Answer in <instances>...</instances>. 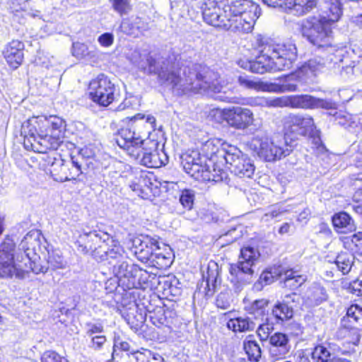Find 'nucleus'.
<instances>
[{
	"label": "nucleus",
	"instance_id": "obj_1",
	"mask_svg": "<svg viewBox=\"0 0 362 362\" xmlns=\"http://www.w3.org/2000/svg\"><path fill=\"white\" fill-rule=\"evenodd\" d=\"M66 126L61 117L40 115L29 117L21 129L24 148L42 154V167L60 182L76 180L82 174L78 158L71 156L64 144Z\"/></svg>",
	"mask_w": 362,
	"mask_h": 362
},
{
	"label": "nucleus",
	"instance_id": "obj_2",
	"mask_svg": "<svg viewBox=\"0 0 362 362\" xmlns=\"http://www.w3.org/2000/svg\"><path fill=\"white\" fill-rule=\"evenodd\" d=\"M124 126L115 134L117 146L134 160L140 158L141 165L149 168H159L168 163L164 151H157L160 141L152 132L156 126L153 115L136 113L122 120Z\"/></svg>",
	"mask_w": 362,
	"mask_h": 362
},
{
	"label": "nucleus",
	"instance_id": "obj_3",
	"mask_svg": "<svg viewBox=\"0 0 362 362\" xmlns=\"http://www.w3.org/2000/svg\"><path fill=\"white\" fill-rule=\"evenodd\" d=\"M261 14L250 0H205L203 19L207 24L237 35L251 32Z\"/></svg>",
	"mask_w": 362,
	"mask_h": 362
},
{
	"label": "nucleus",
	"instance_id": "obj_4",
	"mask_svg": "<svg viewBox=\"0 0 362 362\" xmlns=\"http://www.w3.org/2000/svg\"><path fill=\"white\" fill-rule=\"evenodd\" d=\"M225 141L220 138H210L197 149H188L181 156L185 172L199 182L216 181L214 173L224 168Z\"/></svg>",
	"mask_w": 362,
	"mask_h": 362
},
{
	"label": "nucleus",
	"instance_id": "obj_5",
	"mask_svg": "<svg viewBox=\"0 0 362 362\" xmlns=\"http://www.w3.org/2000/svg\"><path fill=\"white\" fill-rule=\"evenodd\" d=\"M184 78L175 71H163L159 78L177 88L180 95L199 93H220L228 85L221 75L204 63L187 66L183 71Z\"/></svg>",
	"mask_w": 362,
	"mask_h": 362
},
{
	"label": "nucleus",
	"instance_id": "obj_6",
	"mask_svg": "<svg viewBox=\"0 0 362 362\" xmlns=\"http://www.w3.org/2000/svg\"><path fill=\"white\" fill-rule=\"evenodd\" d=\"M343 15L340 0H328L325 15H312L303 19L298 27L299 33L313 47L327 50L334 47V29Z\"/></svg>",
	"mask_w": 362,
	"mask_h": 362
},
{
	"label": "nucleus",
	"instance_id": "obj_7",
	"mask_svg": "<svg viewBox=\"0 0 362 362\" xmlns=\"http://www.w3.org/2000/svg\"><path fill=\"white\" fill-rule=\"evenodd\" d=\"M42 235L40 230H30L21 243L22 250L25 253L17 255L15 261L16 243L11 239L4 240L0 245V278H11L15 275L17 278L23 279L26 274L38 271L32 267L30 252H35L40 247Z\"/></svg>",
	"mask_w": 362,
	"mask_h": 362
},
{
	"label": "nucleus",
	"instance_id": "obj_8",
	"mask_svg": "<svg viewBox=\"0 0 362 362\" xmlns=\"http://www.w3.org/2000/svg\"><path fill=\"white\" fill-rule=\"evenodd\" d=\"M254 49L258 55L252 62L250 68L252 72L264 74L267 71H280L292 68L297 54L294 45L277 43L272 39L257 35Z\"/></svg>",
	"mask_w": 362,
	"mask_h": 362
},
{
	"label": "nucleus",
	"instance_id": "obj_9",
	"mask_svg": "<svg viewBox=\"0 0 362 362\" xmlns=\"http://www.w3.org/2000/svg\"><path fill=\"white\" fill-rule=\"evenodd\" d=\"M283 133L286 140L294 147L298 136H308L317 144L321 141V131L317 128L313 116L308 114L290 113L284 120Z\"/></svg>",
	"mask_w": 362,
	"mask_h": 362
},
{
	"label": "nucleus",
	"instance_id": "obj_10",
	"mask_svg": "<svg viewBox=\"0 0 362 362\" xmlns=\"http://www.w3.org/2000/svg\"><path fill=\"white\" fill-rule=\"evenodd\" d=\"M124 290L139 288L141 290H153L157 280L156 274L148 272L139 264H129L122 262L114 268Z\"/></svg>",
	"mask_w": 362,
	"mask_h": 362
},
{
	"label": "nucleus",
	"instance_id": "obj_11",
	"mask_svg": "<svg viewBox=\"0 0 362 362\" xmlns=\"http://www.w3.org/2000/svg\"><path fill=\"white\" fill-rule=\"evenodd\" d=\"M87 95L98 106L107 107L117 100L116 86L107 76L100 74L89 81Z\"/></svg>",
	"mask_w": 362,
	"mask_h": 362
},
{
	"label": "nucleus",
	"instance_id": "obj_12",
	"mask_svg": "<svg viewBox=\"0 0 362 362\" xmlns=\"http://www.w3.org/2000/svg\"><path fill=\"white\" fill-rule=\"evenodd\" d=\"M295 147L288 143L284 134H278L270 138L261 139L257 155L267 162H274L288 156Z\"/></svg>",
	"mask_w": 362,
	"mask_h": 362
},
{
	"label": "nucleus",
	"instance_id": "obj_13",
	"mask_svg": "<svg viewBox=\"0 0 362 362\" xmlns=\"http://www.w3.org/2000/svg\"><path fill=\"white\" fill-rule=\"evenodd\" d=\"M131 189L139 197L153 200L160 193V182L154 173L141 170L129 185Z\"/></svg>",
	"mask_w": 362,
	"mask_h": 362
},
{
	"label": "nucleus",
	"instance_id": "obj_14",
	"mask_svg": "<svg viewBox=\"0 0 362 362\" xmlns=\"http://www.w3.org/2000/svg\"><path fill=\"white\" fill-rule=\"evenodd\" d=\"M220 117L227 125L236 130H245L254 124L253 112L240 106L223 108L220 112Z\"/></svg>",
	"mask_w": 362,
	"mask_h": 362
},
{
	"label": "nucleus",
	"instance_id": "obj_15",
	"mask_svg": "<svg viewBox=\"0 0 362 362\" xmlns=\"http://www.w3.org/2000/svg\"><path fill=\"white\" fill-rule=\"evenodd\" d=\"M259 255L258 250L253 247L249 245L242 247L238 262L230 266V274L237 280L239 279L240 274H253L252 267L258 260Z\"/></svg>",
	"mask_w": 362,
	"mask_h": 362
},
{
	"label": "nucleus",
	"instance_id": "obj_16",
	"mask_svg": "<svg viewBox=\"0 0 362 362\" xmlns=\"http://www.w3.org/2000/svg\"><path fill=\"white\" fill-rule=\"evenodd\" d=\"M315 97L308 94L290 95L276 98L273 105L279 107L311 110L318 105Z\"/></svg>",
	"mask_w": 362,
	"mask_h": 362
},
{
	"label": "nucleus",
	"instance_id": "obj_17",
	"mask_svg": "<svg viewBox=\"0 0 362 362\" xmlns=\"http://www.w3.org/2000/svg\"><path fill=\"white\" fill-rule=\"evenodd\" d=\"M337 336L346 351H354L361 341V329L356 325L340 323Z\"/></svg>",
	"mask_w": 362,
	"mask_h": 362
},
{
	"label": "nucleus",
	"instance_id": "obj_18",
	"mask_svg": "<svg viewBox=\"0 0 362 362\" xmlns=\"http://www.w3.org/2000/svg\"><path fill=\"white\" fill-rule=\"evenodd\" d=\"M24 49L23 42L16 39L11 40L4 45L1 54L11 69H16L23 64Z\"/></svg>",
	"mask_w": 362,
	"mask_h": 362
},
{
	"label": "nucleus",
	"instance_id": "obj_19",
	"mask_svg": "<svg viewBox=\"0 0 362 362\" xmlns=\"http://www.w3.org/2000/svg\"><path fill=\"white\" fill-rule=\"evenodd\" d=\"M100 238L95 232L83 233L80 234L74 244L77 250L82 254L90 253L92 255H97L100 253L98 250L101 247L99 244Z\"/></svg>",
	"mask_w": 362,
	"mask_h": 362
},
{
	"label": "nucleus",
	"instance_id": "obj_20",
	"mask_svg": "<svg viewBox=\"0 0 362 362\" xmlns=\"http://www.w3.org/2000/svg\"><path fill=\"white\" fill-rule=\"evenodd\" d=\"M87 327L86 334L90 341L88 346L95 351L103 349L107 344L106 336L103 334V326L101 324H88Z\"/></svg>",
	"mask_w": 362,
	"mask_h": 362
},
{
	"label": "nucleus",
	"instance_id": "obj_21",
	"mask_svg": "<svg viewBox=\"0 0 362 362\" xmlns=\"http://www.w3.org/2000/svg\"><path fill=\"white\" fill-rule=\"evenodd\" d=\"M332 223L337 233H348L356 230V225L352 217L346 211L335 213L332 216Z\"/></svg>",
	"mask_w": 362,
	"mask_h": 362
},
{
	"label": "nucleus",
	"instance_id": "obj_22",
	"mask_svg": "<svg viewBox=\"0 0 362 362\" xmlns=\"http://www.w3.org/2000/svg\"><path fill=\"white\" fill-rule=\"evenodd\" d=\"M270 344L272 346L271 352L272 356L276 359L284 358L288 352V338L286 334L280 332H275L269 339Z\"/></svg>",
	"mask_w": 362,
	"mask_h": 362
},
{
	"label": "nucleus",
	"instance_id": "obj_23",
	"mask_svg": "<svg viewBox=\"0 0 362 362\" xmlns=\"http://www.w3.org/2000/svg\"><path fill=\"white\" fill-rule=\"evenodd\" d=\"M317 0H288L285 11H293L297 16L306 15L317 8Z\"/></svg>",
	"mask_w": 362,
	"mask_h": 362
},
{
	"label": "nucleus",
	"instance_id": "obj_24",
	"mask_svg": "<svg viewBox=\"0 0 362 362\" xmlns=\"http://www.w3.org/2000/svg\"><path fill=\"white\" fill-rule=\"evenodd\" d=\"M284 276V286L291 291L299 288L307 280L305 275L293 269L285 270Z\"/></svg>",
	"mask_w": 362,
	"mask_h": 362
},
{
	"label": "nucleus",
	"instance_id": "obj_25",
	"mask_svg": "<svg viewBox=\"0 0 362 362\" xmlns=\"http://www.w3.org/2000/svg\"><path fill=\"white\" fill-rule=\"evenodd\" d=\"M145 23L138 16L123 18L120 23L121 31L127 35H135L143 30Z\"/></svg>",
	"mask_w": 362,
	"mask_h": 362
},
{
	"label": "nucleus",
	"instance_id": "obj_26",
	"mask_svg": "<svg viewBox=\"0 0 362 362\" xmlns=\"http://www.w3.org/2000/svg\"><path fill=\"white\" fill-rule=\"evenodd\" d=\"M325 68V62L321 57L309 59L300 67L298 69L303 77L308 76H317Z\"/></svg>",
	"mask_w": 362,
	"mask_h": 362
},
{
	"label": "nucleus",
	"instance_id": "obj_27",
	"mask_svg": "<svg viewBox=\"0 0 362 362\" xmlns=\"http://www.w3.org/2000/svg\"><path fill=\"white\" fill-rule=\"evenodd\" d=\"M229 170L235 175L243 177H250L255 171V166L246 155L238 160Z\"/></svg>",
	"mask_w": 362,
	"mask_h": 362
},
{
	"label": "nucleus",
	"instance_id": "obj_28",
	"mask_svg": "<svg viewBox=\"0 0 362 362\" xmlns=\"http://www.w3.org/2000/svg\"><path fill=\"white\" fill-rule=\"evenodd\" d=\"M343 247L354 255L362 256V232L340 238Z\"/></svg>",
	"mask_w": 362,
	"mask_h": 362
},
{
	"label": "nucleus",
	"instance_id": "obj_29",
	"mask_svg": "<svg viewBox=\"0 0 362 362\" xmlns=\"http://www.w3.org/2000/svg\"><path fill=\"white\" fill-rule=\"evenodd\" d=\"M227 327L233 332H246L254 330L255 324L249 317H237L228 321Z\"/></svg>",
	"mask_w": 362,
	"mask_h": 362
},
{
	"label": "nucleus",
	"instance_id": "obj_30",
	"mask_svg": "<svg viewBox=\"0 0 362 362\" xmlns=\"http://www.w3.org/2000/svg\"><path fill=\"white\" fill-rule=\"evenodd\" d=\"M304 77L297 69L295 72L287 76L284 81L279 85L277 91L279 92H294L298 89L299 83H301Z\"/></svg>",
	"mask_w": 362,
	"mask_h": 362
},
{
	"label": "nucleus",
	"instance_id": "obj_31",
	"mask_svg": "<svg viewBox=\"0 0 362 362\" xmlns=\"http://www.w3.org/2000/svg\"><path fill=\"white\" fill-rule=\"evenodd\" d=\"M269 300L265 298L257 299L248 306L247 311L255 318L267 319Z\"/></svg>",
	"mask_w": 362,
	"mask_h": 362
},
{
	"label": "nucleus",
	"instance_id": "obj_32",
	"mask_svg": "<svg viewBox=\"0 0 362 362\" xmlns=\"http://www.w3.org/2000/svg\"><path fill=\"white\" fill-rule=\"evenodd\" d=\"M272 313L276 322H285L293 316V310L283 301H277L272 309Z\"/></svg>",
	"mask_w": 362,
	"mask_h": 362
},
{
	"label": "nucleus",
	"instance_id": "obj_33",
	"mask_svg": "<svg viewBox=\"0 0 362 362\" xmlns=\"http://www.w3.org/2000/svg\"><path fill=\"white\" fill-rule=\"evenodd\" d=\"M252 336H248L243 342V348L247 355V360L243 362H258L261 358V349L255 340L250 339Z\"/></svg>",
	"mask_w": 362,
	"mask_h": 362
},
{
	"label": "nucleus",
	"instance_id": "obj_34",
	"mask_svg": "<svg viewBox=\"0 0 362 362\" xmlns=\"http://www.w3.org/2000/svg\"><path fill=\"white\" fill-rule=\"evenodd\" d=\"M362 320V307L357 304H351L347 309L344 316L340 320V323L358 326Z\"/></svg>",
	"mask_w": 362,
	"mask_h": 362
},
{
	"label": "nucleus",
	"instance_id": "obj_35",
	"mask_svg": "<svg viewBox=\"0 0 362 362\" xmlns=\"http://www.w3.org/2000/svg\"><path fill=\"white\" fill-rule=\"evenodd\" d=\"M327 115L328 117H332L334 122L344 128L351 127L354 124L353 115L346 110H338L334 112H327Z\"/></svg>",
	"mask_w": 362,
	"mask_h": 362
},
{
	"label": "nucleus",
	"instance_id": "obj_36",
	"mask_svg": "<svg viewBox=\"0 0 362 362\" xmlns=\"http://www.w3.org/2000/svg\"><path fill=\"white\" fill-rule=\"evenodd\" d=\"M353 256L354 254L347 252H341L337 256L334 262L343 274H347L351 271L354 263Z\"/></svg>",
	"mask_w": 362,
	"mask_h": 362
},
{
	"label": "nucleus",
	"instance_id": "obj_37",
	"mask_svg": "<svg viewBox=\"0 0 362 362\" xmlns=\"http://www.w3.org/2000/svg\"><path fill=\"white\" fill-rule=\"evenodd\" d=\"M225 151L224 168L227 167L228 169L229 167H232L237 161L238 162L239 159L246 156L238 148L230 144L228 145V148L225 149Z\"/></svg>",
	"mask_w": 362,
	"mask_h": 362
},
{
	"label": "nucleus",
	"instance_id": "obj_38",
	"mask_svg": "<svg viewBox=\"0 0 362 362\" xmlns=\"http://www.w3.org/2000/svg\"><path fill=\"white\" fill-rule=\"evenodd\" d=\"M225 151L224 168L227 167L228 169L229 167H232L237 161L238 162L239 159L246 156L238 148L230 144L228 145V148L225 149Z\"/></svg>",
	"mask_w": 362,
	"mask_h": 362
},
{
	"label": "nucleus",
	"instance_id": "obj_39",
	"mask_svg": "<svg viewBox=\"0 0 362 362\" xmlns=\"http://www.w3.org/2000/svg\"><path fill=\"white\" fill-rule=\"evenodd\" d=\"M134 255L140 262L144 263L148 262L153 256L152 248L149 247L146 242L141 240L139 246L134 247Z\"/></svg>",
	"mask_w": 362,
	"mask_h": 362
},
{
	"label": "nucleus",
	"instance_id": "obj_40",
	"mask_svg": "<svg viewBox=\"0 0 362 362\" xmlns=\"http://www.w3.org/2000/svg\"><path fill=\"white\" fill-rule=\"evenodd\" d=\"M311 361L308 362H328L331 354L322 344L316 345L311 352Z\"/></svg>",
	"mask_w": 362,
	"mask_h": 362
},
{
	"label": "nucleus",
	"instance_id": "obj_41",
	"mask_svg": "<svg viewBox=\"0 0 362 362\" xmlns=\"http://www.w3.org/2000/svg\"><path fill=\"white\" fill-rule=\"evenodd\" d=\"M151 262L153 266L159 270H165L169 268L173 262L170 255H165L163 252L153 255Z\"/></svg>",
	"mask_w": 362,
	"mask_h": 362
},
{
	"label": "nucleus",
	"instance_id": "obj_42",
	"mask_svg": "<svg viewBox=\"0 0 362 362\" xmlns=\"http://www.w3.org/2000/svg\"><path fill=\"white\" fill-rule=\"evenodd\" d=\"M112 8L120 16L127 15L132 10L131 0H110Z\"/></svg>",
	"mask_w": 362,
	"mask_h": 362
},
{
	"label": "nucleus",
	"instance_id": "obj_43",
	"mask_svg": "<svg viewBox=\"0 0 362 362\" xmlns=\"http://www.w3.org/2000/svg\"><path fill=\"white\" fill-rule=\"evenodd\" d=\"M47 262V269H56L63 267V261L62 257L59 255L54 250H47V255L45 256Z\"/></svg>",
	"mask_w": 362,
	"mask_h": 362
},
{
	"label": "nucleus",
	"instance_id": "obj_44",
	"mask_svg": "<svg viewBox=\"0 0 362 362\" xmlns=\"http://www.w3.org/2000/svg\"><path fill=\"white\" fill-rule=\"evenodd\" d=\"M333 57L331 58V60L334 64L342 63L344 64V66H355L354 62H350L349 59V53L343 48H337L334 49V52L332 53Z\"/></svg>",
	"mask_w": 362,
	"mask_h": 362
},
{
	"label": "nucleus",
	"instance_id": "obj_45",
	"mask_svg": "<svg viewBox=\"0 0 362 362\" xmlns=\"http://www.w3.org/2000/svg\"><path fill=\"white\" fill-rule=\"evenodd\" d=\"M281 275L277 267H273L264 269L259 276V281L265 285L273 283Z\"/></svg>",
	"mask_w": 362,
	"mask_h": 362
},
{
	"label": "nucleus",
	"instance_id": "obj_46",
	"mask_svg": "<svg viewBox=\"0 0 362 362\" xmlns=\"http://www.w3.org/2000/svg\"><path fill=\"white\" fill-rule=\"evenodd\" d=\"M127 358L130 362H150L152 359V354L151 351L141 349V350L128 354Z\"/></svg>",
	"mask_w": 362,
	"mask_h": 362
},
{
	"label": "nucleus",
	"instance_id": "obj_47",
	"mask_svg": "<svg viewBox=\"0 0 362 362\" xmlns=\"http://www.w3.org/2000/svg\"><path fill=\"white\" fill-rule=\"evenodd\" d=\"M170 313L171 311L168 309L160 308L155 312L153 315L151 317V320L153 323L158 327L163 325L169 326L170 321L166 315Z\"/></svg>",
	"mask_w": 362,
	"mask_h": 362
},
{
	"label": "nucleus",
	"instance_id": "obj_48",
	"mask_svg": "<svg viewBox=\"0 0 362 362\" xmlns=\"http://www.w3.org/2000/svg\"><path fill=\"white\" fill-rule=\"evenodd\" d=\"M41 362H67V361L54 350L44 351L40 357Z\"/></svg>",
	"mask_w": 362,
	"mask_h": 362
},
{
	"label": "nucleus",
	"instance_id": "obj_49",
	"mask_svg": "<svg viewBox=\"0 0 362 362\" xmlns=\"http://www.w3.org/2000/svg\"><path fill=\"white\" fill-rule=\"evenodd\" d=\"M273 329V326L268 321L261 324L257 329V334L261 341L267 340Z\"/></svg>",
	"mask_w": 362,
	"mask_h": 362
},
{
	"label": "nucleus",
	"instance_id": "obj_50",
	"mask_svg": "<svg viewBox=\"0 0 362 362\" xmlns=\"http://www.w3.org/2000/svg\"><path fill=\"white\" fill-rule=\"evenodd\" d=\"M180 202L183 207L190 209L194 203V194L189 189H183L180 197Z\"/></svg>",
	"mask_w": 362,
	"mask_h": 362
},
{
	"label": "nucleus",
	"instance_id": "obj_51",
	"mask_svg": "<svg viewBox=\"0 0 362 362\" xmlns=\"http://www.w3.org/2000/svg\"><path fill=\"white\" fill-rule=\"evenodd\" d=\"M216 305L221 309H227L230 307V297L227 293L221 292L216 298Z\"/></svg>",
	"mask_w": 362,
	"mask_h": 362
},
{
	"label": "nucleus",
	"instance_id": "obj_52",
	"mask_svg": "<svg viewBox=\"0 0 362 362\" xmlns=\"http://www.w3.org/2000/svg\"><path fill=\"white\" fill-rule=\"evenodd\" d=\"M347 291L349 293L358 296H362V281L354 280L349 283Z\"/></svg>",
	"mask_w": 362,
	"mask_h": 362
},
{
	"label": "nucleus",
	"instance_id": "obj_53",
	"mask_svg": "<svg viewBox=\"0 0 362 362\" xmlns=\"http://www.w3.org/2000/svg\"><path fill=\"white\" fill-rule=\"evenodd\" d=\"M114 35L112 33H105L100 35L98 41L99 44L103 47H109L114 43Z\"/></svg>",
	"mask_w": 362,
	"mask_h": 362
},
{
	"label": "nucleus",
	"instance_id": "obj_54",
	"mask_svg": "<svg viewBox=\"0 0 362 362\" xmlns=\"http://www.w3.org/2000/svg\"><path fill=\"white\" fill-rule=\"evenodd\" d=\"M238 81L240 84L246 88L255 90H258L259 88V84L255 81L243 77H239Z\"/></svg>",
	"mask_w": 362,
	"mask_h": 362
},
{
	"label": "nucleus",
	"instance_id": "obj_55",
	"mask_svg": "<svg viewBox=\"0 0 362 362\" xmlns=\"http://www.w3.org/2000/svg\"><path fill=\"white\" fill-rule=\"evenodd\" d=\"M262 2L269 6L281 8L285 10L288 0H262Z\"/></svg>",
	"mask_w": 362,
	"mask_h": 362
},
{
	"label": "nucleus",
	"instance_id": "obj_56",
	"mask_svg": "<svg viewBox=\"0 0 362 362\" xmlns=\"http://www.w3.org/2000/svg\"><path fill=\"white\" fill-rule=\"evenodd\" d=\"M316 100H317L318 105L317 107H315L313 109L322 107L323 109L329 110L334 108V104L330 102H325L323 100L315 98Z\"/></svg>",
	"mask_w": 362,
	"mask_h": 362
},
{
	"label": "nucleus",
	"instance_id": "obj_57",
	"mask_svg": "<svg viewBox=\"0 0 362 362\" xmlns=\"http://www.w3.org/2000/svg\"><path fill=\"white\" fill-rule=\"evenodd\" d=\"M353 201L357 204H362V188L358 189L353 196Z\"/></svg>",
	"mask_w": 362,
	"mask_h": 362
},
{
	"label": "nucleus",
	"instance_id": "obj_58",
	"mask_svg": "<svg viewBox=\"0 0 362 362\" xmlns=\"http://www.w3.org/2000/svg\"><path fill=\"white\" fill-rule=\"evenodd\" d=\"M215 293V286L214 285L213 288H211L209 286V281H206V286L205 288L204 294L207 298L211 297L214 296Z\"/></svg>",
	"mask_w": 362,
	"mask_h": 362
},
{
	"label": "nucleus",
	"instance_id": "obj_59",
	"mask_svg": "<svg viewBox=\"0 0 362 362\" xmlns=\"http://www.w3.org/2000/svg\"><path fill=\"white\" fill-rule=\"evenodd\" d=\"M5 215L0 212V236L2 235L5 230Z\"/></svg>",
	"mask_w": 362,
	"mask_h": 362
},
{
	"label": "nucleus",
	"instance_id": "obj_60",
	"mask_svg": "<svg viewBox=\"0 0 362 362\" xmlns=\"http://www.w3.org/2000/svg\"><path fill=\"white\" fill-rule=\"evenodd\" d=\"M119 349L125 351H129L130 350V345L127 341H122L119 343Z\"/></svg>",
	"mask_w": 362,
	"mask_h": 362
},
{
	"label": "nucleus",
	"instance_id": "obj_61",
	"mask_svg": "<svg viewBox=\"0 0 362 362\" xmlns=\"http://www.w3.org/2000/svg\"><path fill=\"white\" fill-rule=\"evenodd\" d=\"M281 211L280 210H272L268 214H267V216H270L271 218H276L281 214Z\"/></svg>",
	"mask_w": 362,
	"mask_h": 362
},
{
	"label": "nucleus",
	"instance_id": "obj_62",
	"mask_svg": "<svg viewBox=\"0 0 362 362\" xmlns=\"http://www.w3.org/2000/svg\"><path fill=\"white\" fill-rule=\"evenodd\" d=\"M289 224L286 223L284 224H283L279 229V233L280 234H284V233H286L289 230Z\"/></svg>",
	"mask_w": 362,
	"mask_h": 362
},
{
	"label": "nucleus",
	"instance_id": "obj_63",
	"mask_svg": "<svg viewBox=\"0 0 362 362\" xmlns=\"http://www.w3.org/2000/svg\"><path fill=\"white\" fill-rule=\"evenodd\" d=\"M150 243L152 246H153L155 248L158 249L159 248V243L153 239L150 240Z\"/></svg>",
	"mask_w": 362,
	"mask_h": 362
},
{
	"label": "nucleus",
	"instance_id": "obj_64",
	"mask_svg": "<svg viewBox=\"0 0 362 362\" xmlns=\"http://www.w3.org/2000/svg\"><path fill=\"white\" fill-rule=\"evenodd\" d=\"M16 362H35L34 361L28 358H20L16 360Z\"/></svg>",
	"mask_w": 362,
	"mask_h": 362
}]
</instances>
